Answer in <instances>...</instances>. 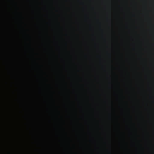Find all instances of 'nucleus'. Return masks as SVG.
Here are the masks:
<instances>
[{"instance_id":"obj_1","label":"nucleus","mask_w":154,"mask_h":154,"mask_svg":"<svg viewBox=\"0 0 154 154\" xmlns=\"http://www.w3.org/2000/svg\"><path fill=\"white\" fill-rule=\"evenodd\" d=\"M152 127L154 128V122L152 124Z\"/></svg>"}]
</instances>
